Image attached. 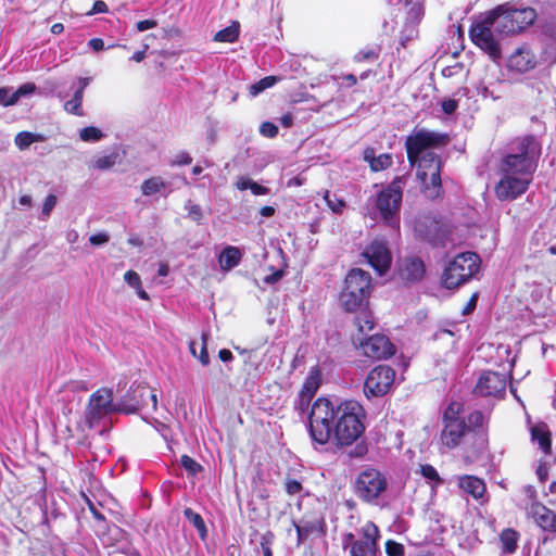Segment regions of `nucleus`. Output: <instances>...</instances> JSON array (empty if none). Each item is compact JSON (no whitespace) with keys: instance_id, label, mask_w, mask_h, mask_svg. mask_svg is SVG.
I'll return each mask as SVG.
<instances>
[{"instance_id":"obj_44","label":"nucleus","mask_w":556,"mask_h":556,"mask_svg":"<svg viewBox=\"0 0 556 556\" xmlns=\"http://www.w3.org/2000/svg\"><path fill=\"white\" fill-rule=\"evenodd\" d=\"M14 104L12 89L9 87H0V105L11 106Z\"/></svg>"},{"instance_id":"obj_27","label":"nucleus","mask_w":556,"mask_h":556,"mask_svg":"<svg viewBox=\"0 0 556 556\" xmlns=\"http://www.w3.org/2000/svg\"><path fill=\"white\" fill-rule=\"evenodd\" d=\"M364 159L370 164L372 170L378 172L388 168L392 164V159L389 154L374 155L372 150L364 152Z\"/></svg>"},{"instance_id":"obj_23","label":"nucleus","mask_w":556,"mask_h":556,"mask_svg":"<svg viewBox=\"0 0 556 556\" xmlns=\"http://www.w3.org/2000/svg\"><path fill=\"white\" fill-rule=\"evenodd\" d=\"M458 485L467 494H470L475 498H481L485 493V484L483 480L475 476H463L458 479Z\"/></svg>"},{"instance_id":"obj_50","label":"nucleus","mask_w":556,"mask_h":556,"mask_svg":"<svg viewBox=\"0 0 556 556\" xmlns=\"http://www.w3.org/2000/svg\"><path fill=\"white\" fill-rule=\"evenodd\" d=\"M286 491L290 495L299 494L302 491V484L296 480H288L286 482Z\"/></svg>"},{"instance_id":"obj_36","label":"nucleus","mask_w":556,"mask_h":556,"mask_svg":"<svg viewBox=\"0 0 556 556\" xmlns=\"http://www.w3.org/2000/svg\"><path fill=\"white\" fill-rule=\"evenodd\" d=\"M185 516L197 528L201 538H204L206 535V527L202 517L190 508L185 509Z\"/></svg>"},{"instance_id":"obj_59","label":"nucleus","mask_w":556,"mask_h":556,"mask_svg":"<svg viewBox=\"0 0 556 556\" xmlns=\"http://www.w3.org/2000/svg\"><path fill=\"white\" fill-rule=\"evenodd\" d=\"M282 276H283V271L282 270H276L271 275L266 276L264 281L266 283L273 285V283L279 281L282 278Z\"/></svg>"},{"instance_id":"obj_19","label":"nucleus","mask_w":556,"mask_h":556,"mask_svg":"<svg viewBox=\"0 0 556 556\" xmlns=\"http://www.w3.org/2000/svg\"><path fill=\"white\" fill-rule=\"evenodd\" d=\"M148 388L144 386L131 387L125 400L117 404V409L125 413H135L140 406L147 404Z\"/></svg>"},{"instance_id":"obj_55","label":"nucleus","mask_w":556,"mask_h":556,"mask_svg":"<svg viewBox=\"0 0 556 556\" xmlns=\"http://www.w3.org/2000/svg\"><path fill=\"white\" fill-rule=\"evenodd\" d=\"M250 190L255 195H263V194H267L269 192L268 188L258 185L254 180H252V182L250 184Z\"/></svg>"},{"instance_id":"obj_12","label":"nucleus","mask_w":556,"mask_h":556,"mask_svg":"<svg viewBox=\"0 0 556 556\" xmlns=\"http://www.w3.org/2000/svg\"><path fill=\"white\" fill-rule=\"evenodd\" d=\"M387 489L384 476L375 468L363 470L355 480V493L365 502H371Z\"/></svg>"},{"instance_id":"obj_14","label":"nucleus","mask_w":556,"mask_h":556,"mask_svg":"<svg viewBox=\"0 0 556 556\" xmlns=\"http://www.w3.org/2000/svg\"><path fill=\"white\" fill-rule=\"evenodd\" d=\"M112 410H118L113 404V392L111 389L102 388L91 394L87 407L86 418L90 427Z\"/></svg>"},{"instance_id":"obj_32","label":"nucleus","mask_w":556,"mask_h":556,"mask_svg":"<svg viewBox=\"0 0 556 556\" xmlns=\"http://www.w3.org/2000/svg\"><path fill=\"white\" fill-rule=\"evenodd\" d=\"M83 97L81 90H76L73 98L64 103V110L70 114L83 116Z\"/></svg>"},{"instance_id":"obj_53","label":"nucleus","mask_w":556,"mask_h":556,"mask_svg":"<svg viewBox=\"0 0 556 556\" xmlns=\"http://www.w3.org/2000/svg\"><path fill=\"white\" fill-rule=\"evenodd\" d=\"M108 5L104 1L98 0L93 3L92 9L87 13V15H93L98 13H106L108 12Z\"/></svg>"},{"instance_id":"obj_29","label":"nucleus","mask_w":556,"mask_h":556,"mask_svg":"<svg viewBox=\"0 0 556 556\" xmlns=\"http://www.w3.org/2000/svg\"><path fill=\"white\" fill-rule=\"evenodd\" d=\"M500 540L502 543V548L505 553H514L517 548V542L519 540V534L516 530L508 528L502 531L500 535Z\"/></svg>"},{"instance_id":"obj_11","label":"nucleus","mask_w":556,"mask_h":556,"mask_svg":"<svg viewBox=\"0 0 556 556\" xmlns=\"http://www.w3.org/2000/svg\"><path fill=\"white\" fill-rule=\"evenodd\" d=\"M460 413L462 405L454 402L448 405L443 415L444 428L441 433V441L450 448L457 446L468 430Z\"/></svg>"},{"instance_id":"obj_3","label":"nucleus","mask_w":556,"mask_h":556,"mask_svg":"<svg viewBox=\"0 0 556 556\" xmlns=\"http://www.w3.org/2000/svg\"><path fill=\"white\" fill-rule=\"evenodd\" d=\"M337 421L332 440L339 446L353 444L365 431L366 412L356 401H345L337 406Z\"/></svg>"},{"instance_id":"obj_46","label":"nucleus","mask_w":556,"mask_h":556,"mask_svg":"<svg viewBox=\"0 0 556 556\" xmlns=\"http://www.w3.org/2000/svg\"><path fill=\"white\" fill-rule=\"evenodd\" d=\"M206 343H207V334L203 333L201 351H200V354L197 355V358L201 362V364L203 366H207L210 364V356L207 353Z\"/></svg>"},{"instance_id":"obj_57","label":"nucleus","mask_w":556,"mask_h":556,"mask_svg":"<svg viewBox=\"0 0 556 556\" xmlns=\"http://www.w3.org/2000/svg\"><path fill=\"white\" fill-rule=\"evenodd\" d=\"M156 26V22L153 20H144L137 23L136 27L139 31H146Z\"/></svg>"},{"instance_id":"obj_24","label":"nucleus","mask_w":556,"mask_h":556,"mask_svg":"<svg viewBox=\"0 0 556 556\" xmlns=\"http://www.w3.org/2000/svg\"><path fill=\"white\" fill-rule=\"evenodd\" d=\"M242 258L241 251L237 247H226L218 256V264L222 270L229 271L239 265Z\"/></svg>"},{"instance_id":"obj_8","label":"nucleus","mask_w":556,"mask_h":556,"mask_svg":"<svg viewBox=\"0 0 556 556\" xmlns=\"http://www.w3.org/2000/svg\"><path fill=\"white\" fill-rule=\"evenodd\" d=\"M404 178L397 177L379 191L374 199V206L383 222L391 227H399Z\"/></svg>"},{"instance_id":"obj_51","label":"nucleus","mask_w":556,"mask_h":556,"mask_svg":"<svg viewBox=\"0 0 556 556\" xmlns=\"http://www.w3.org/2000/svg\"><path fill=\"white\" fill-rule=\"evenodd\" d=\"M108 241H109V236L105 232H100V233H97V235H92L89 238V242L92 245H102V244H105Z\"/></svg>"},{"instance_id":"obj_9","label":"nucleus","mask_w":556,"mask_h":556,"mask_svg":"<svg viewBox=\"0 0 556 556\" xmlns=\"http://www.w3.org/2000/svg\"><path fill=\"white\" fill-rule=\"evenodd\" d=\"M480 258L475 252L456 255L446 266L442 275L443 285L447 289L466 283L479 270Z\"/></svg>"},{"instance_id":"obj_40","label":"nucleus","mask_w":556,"mask_h":556,"mask_svg":"<svg viewBox=\"0 0 556 556\" xmlns=\"http://www.w3.org/2000/svg\"><path fill=\"white\" fill-rule=\"evenodd\" d=\"M185 208L188 212V217L197 223H200L203 218L202 208L199 204L192 203L188 201L185 205Z\"/></svg>"},{"instance_id":"obj_45","label":"nucleus","mask_w":556,"mask_h":556,"mask_svg":"<svg viewBox=\"0 0 556 556\" xmlns=\"http://www.w3.org/2000/svg\"><path fill=\"white\" fill-rule=\"evenodd\" d=\"M260 132L264 137L274 138L278 134V127L270 122H265L261 125Z\"/></svg>"},{"instance_id":"obj_54","label":"nucleus","mask_w":556,"mask_h":556,"mask_svg":"<svg viewBox=\"0 0 556 556\" xmlns=\"http://www.w3.org/2000/svg\"><path fill=\"white\" fill-rule=\"evenodd\" d=\"M273 535H264L262 538L261 547L263 552V556H273L270 548V539Z\"/></svg>"},{"instance_id":"obj_48","label":"nucleus","mask_w":556,"mask_h":556,"mask_svg":"<svg viewBox=\"0 0 556 556\" xmlns=\"http://www.w3.org/2000/svg\"><path fill=\"white\" fill-rule=\"evenodd\" d=\"M56 204V197L53 195V194H49L46 200H45V203L42 205V215L45 217H48L51 213V211L53 210V207L55 206Z\"/></svg>"},{"instance_id":"obj_10","label":"nucleus","mask_w":556,"mask_h":556,"mask_svg":"<svg viewBox=\"0 0 556 556\" xmlns=\"http://www.w3.org/2000/svg\"><path fill=\"white\" fill-rule=\"evenodd\" d=\"M361 539H354V534L345 535L344 547L349 548L350 556H376L380 532L372 521H367L359 529Z\"/></svg>"},{"instance_id":"obj_49","label":"nucleus","mask_w":556,"mask_h":556,"mask_svg":"<svg viewBox=\"0 0 556 556\" xmlns=\"http://www.w3.org/2000/svg\"><path fill=\"white\" fill-rule=\"evenodd\" d=\"M192 162V157L187 152H179L175 155L174 160L172 161V165H188Z\"/></svg>"},{"instance_id":"obj_13","label":"nucleus","mask_w":556,"mask_h":556,"mask_svg":"<svg viewBox=\"0 0 556 556\" xmlns=\"http://www.w3.org/2000/svg\"><path fill=\"white\" fill-rule=\"evenodd\" d=\"M395 380V370L387 365H379L372 368L364 383L366 397H378L387 394Z\"/></svg>"},{"instance_id":"obj_61","label":"nucleus","mask_w":556,"mask_h":556,"mask_svg":"<svg viewBox=\"0 0 556 556\" xmlns=\"http://www.w3.org/2000/svg\"><path fill=\"white\" fill-rule=\"evenodd\" d=\"M469 421L475 426H481L483 421V415L480 412H475L470 415Z\"/></svg>"},{"instance_id":"obj_4","label":"nucleus","mask_w":556,"mask_h":556,"mask_svg":"<svg viewBox=\"0 0 556 556\" xmlns=\"http://www.w3.org/2000/svg\"><path fill=\"white\" fill-rule=\"evenodd\" d=\"M337 406L329 400L319 397L312 406L308 417L311 438L318 444L328 443L333 435L337 421Z\"/></svg>"},{"instance_id":"obj_16","label":"nucleus","mask_w":556,"mask_h":556,"mask_svg":"<svg viewBox=\"0 0 556 556\" xmlns=\"http://www.w3.org/2000/svg\"><path fill=\"white\" fill-rule=\"evenodd\" d=\"M506 376L496 371H484L481 374L475 392L482 396H501L506 390Z\"/></svg>"},{"instance_id":"obj_22","label":"nucleus","mask_w":556,"mask_h":556,"mask_svg":"<svg viewBox=\"0 0 556 556\" xmlns=\"http://www.w3.org/2000/svg\"><path fill=\"white\" fill-rule=\"evenodd\" d=\"M441 225L430 216L419 218L415 224V231L425 240L437 242L440 238Z\"/></svg>"},{"instance_id":"obj_34","label":"nucleus","mask_w":556,"mask_h":556,"mask_svg":"<svg viewBox=\"0 0 556 556\" xmlns=\"http://www.w3.org/2000/svg\"><path fill=\"white\" fill-rule=\"evenodd\" d=\"M280 79L277 76H267L261 79L260 81L250 86V94L252 97H256L258 93L264 91L267 88L273 87Z\"/></svg>"},{"instance_id":"obj_2","label":"nucleus","mask_w":556,"mask_h":556,"mask_svg":"<svg viewBox=\"0 0 556 556\" xmlns=\"http://www.w3.org/2000/svg\"><path fill=\"white\" fill-rule=\"evenodd\" d=\"M448 137L444 134L419 129L406 139L409 163L417 166L416 176L427 198L435 199L441 193V161L432 149L445 146Z\"/></svg>"},{"instance_id":"obj_21","label":"nucleus","mask_w":556,"mask_h":556,"mask_svg":"<svg viewBox=\"0 0 556 556\" xmlns=\"http://www.w3.org/2000/svg\"><path fill=\"white\" fill-rule=\"evenodd\" d=\"M425 275V265L417 257L405 258L400 266V276L408 282L419 281Z\"/></svg>"},{"instance_id":"obj_15","label":"nucleus","mask_w":556,"mask_h":556,"mask_svg":"<svg viewBox=\"0 0 556 556\" xmlns=\"http://www.w3.org/2000/svg\"><path fill=\"white\" fill-rule=\"evenodd\" d=\"M363 255L379 275H383L391 266V252L387 243L381 239L372 240L363 252Z\"/></svg>"},{"instance_id":"obj_60","label":"nucleus","mask_w":556,"mask_h":556,"mask_svg":"<svg viewBox=\"0 0 556 556\" xmlns=\"http://www.w3.org/2000/svg\"><path fill=\"white\" fill-rule=\"evenodd\" d=\"M309 402H311V400H304L303 393L300 392L299 400L295 403V408L300 412H304L307 408Z\"/></svg>"},{"instance_id":"obj_58","label":"nucleus","mask_w":556,"mask_h":556,"mask_svg":"<svg viewBox=\"0 0 556 556\" xmlns=\"http://www.w3.org/2000/svg\"><path fill=\"white\" fill-rule=\"evenodd\" d=\"M252 182V179L249 178V177H239L237 182H236V187L239 189V190H247V189H250V184Z\"/></svg>"},{"instance_id":"obj_33","label":"nucleus","mask_w":556,"mask_h":556,"mask_svg":"<svg viewBox=\"0 0 556 556\" xmlns=\"http://www.w3.org/2000/svg\"><path fill=\"white\" fill-rule=\"evenodd\" d=\"M355 324L359 333H366L374 329L375 319L370 312H362L355 317Z\"/></svg>"},{"instance_id":"obj_62","label":"nucleus","mask_w":556,"mask_h":556,"mask_svg":"<svg viewBox=\"0 0 556 556\" xmlns=\"http://www.w3.org/2000/svg\"><path fill=\"white\" fill-rule=\"evenodd\" d=\"M89 46L94 50V51H100L104 48V41L100 38H93L89 41Z\"/></svg>"},{"instance_id":"obj_47","label":"nucleus","mask_w":556,"mask_h":556,"mask_svg":"<svg viewBox=\"0 0 556 556\" xmlns=\"http://www.w3.org/2000/svg\"><path fill=\"white\" fill-rule=\"evenodd\" d=\"M124 279L134 289L139 288V286L141 285L140 276L134 270L126 271L124 275Z\"/></svg>"},{"instance_id":"obj_52","label":"nucleus","mask_w":556,"mask_h":556,"mask_svg":"<svg viewBox=\"0 0 556 556\" xmlns=\"http://www.w3.org/2000/svg\"><path fill=\"white\" fill-rule=\"evenodd\" d=\"M378 54L375 50L372 49H368V50H365V51H359L356 55H355V59L357 61H367V60H374V59H377Z\"/></svg>"},{"instance_id":"obj_26","label":"nucleus","mask_w":556,"mask_h":556,"mask_svg":"<svg viewBox=\"0 0 556 556\" xmlns=\"http://www.w3.org/2000/svg\"><path fill=\"white\" fill-rule=\"evenodd\" d=\"M532 440L536 442L544 453L551 451V435L545 425H539L531 428Z\"/></svg>"},{"instance_id":"obj_25","label":"nucleus","mask_w":556,"mask_h":556,"mask_svg":"<svg viewBox=\"0 0 556 556\" xmlns=\"http://www.w3.org/2000/svg\"><path fill=\"white\" fill-rule=\"evenodd\" d=\"M320 384V371L317 367L309 370L307 378L301 389L304 400H312Z\"/></svg>"},{"instance_id":"obj_17","label":"nucleus","mask_w":556,"mask_h":556,"mask_svg":"<svg viewBox=\"0 0 556 556\" xmlns=\"http://www.w3.org/2000/svg\"><path fill=\"white\" fill-rule=\"evenodd\" d=\"M359 345L364 355L374 359L388 358L395 353L393 343L383 334H374Z\"/></svg>"},{"instance_id":"obj_18","label":"nucleus","mask_w":556,"mask_h":556,"mask_svg":"<svg viewBox=\"0 0 556 556\" xmlns=\"http://www.w3.org/2000/svg\"><path fill=\"white\" fill-rule=\"evenodd\" d=\"M536 65V58L528 45H521L509 55L507 66L510 71L526 73Z\"/></svg>"},{"instance_id":"obj_1","label":"nucleus","mask_w":556,"mask_h":556,"mask_svg":"<svg viewBox=\"0 0 556 556\" xmlns=\"http://www.w3.org/2000/svg\"><path fill=\"white\" fill-rule=\"evenodd\" d=\"M511 150L498 167L494 192L500 201H513L526 193L541 154L540 143L531 136L518 139Z\"/></svg>"},{"instance_id":"obj_39","label":"nucleus","mask_w":556,"mask_h":556,"mask_svg":"<svg viewBox=\"0 0 556 556\" xmlns=\"http://www.w3.org/2000/svg\"><path fill=\"white\" fill-rule=\"evenodd\" d=\"M35 90H36V85L34 83H26V84L22 85L21 87H18L15 91H12L13 101L16 104L17 101L22 97L29 96V94L34 93Z\"/></svg>"},{"instance_id":"obj_35","label":"nucleus","mask_w":556,"mask_h":556,"mask_svg":"<svg viewBox=\"0 0 556 556\" xmlns=\"http://www.w3.org/2000/svg\"><path fill=\"white\" fill-rule=\"evenodd\" d=\"M118 159V154L115 152H112L106 155H101L94 159L93 161V167L100 170H106L112 168Z\"/></svg>"},{"instance_id":"obj_63","label":"nucleus","mask_w":556,"mask_h":556,"mask_svg":"<svg viewBox=\"0 0 556 556\" xmlns=\"http://www.w3.org/2000/svg\"><path fill=\"white\" fill-rule=\"evenodd\" d=\"M536 473H538V477L540 479V481H545L547 479V476H548V469L545 465H540L538 470H536Z\"/></svg>"},{"instance_id":"obj_64","label":"nucleus","mask_w":556,"mask_h":556,"mask_svg":"<svg viewBox=\"0 0 556 556\" xmlns=\"http://www.w3.org/2000/svg\"><path fill=\"white\" fill-rule=\"evenodd\" d=\"M280 123L285 127H291L293 124V116L291 113H287L280 117Z\"/></svg>"},{"instance_id":"obj_42","label":"nucleus","mask_w":556,"mask_h":556,"mask_svg":"<svg viewBox=\"0 0 556 556\" xmlns=\"http://www.w3.org/2000/svg\"><path fill=\"white\" fill-rule=\"evenodd\" d=\"M180 463L190 475H195L202 469L201 465L188 455H182Z\"/></svg>"},{"instance_id":"obj_37","label":"nucleus","mask_w":556,"mask_h":556,"mask_svg":"<svg viewBox=\"0 0 556 556\" xmlns=\"http://www.w3.org/2000/svg\"><path fill=\"white\" fill-rule=\"evenodd\" d=\"M325 201L327 202L328 207L337 214H341L345 207V202L338 198L336 194L330 193V191H326L324 195Z\"/></svg>"},{"instance_id":"obj_20","label":"nucleus","mask_w":556,"mask_h":556,"mask_svg":"<svg viewBox=\"0 0 556 556\" xmlns=\"http://www.w3.org/2000/svg\"><path fill=\"white\" fill-rule=\"evenodd\" d=\"M535 523L545 531L556 532V513L535 502L529 510Z\"/></svg>"},{"instance_id":"obj_38","label":"nucleus","mask_w":556,"mask_h":556,"mask_svg":"<svg viewBox=\"0 0 556 556\" xmlns=\"http://www.w3.org/2000/svg\"><path fill=\"white\" fill-rule=\"evenodd\" d=\"M79 137L83 141H99L103 138L102 131L93 126L85 127L80 130Z\"/></svg>"},{"instance_id":"obj_30","label":"nucleus","mask_w":556,"mask_h":556,"mask_svg":"<svg viewBox=\"0 0 556 556\" xmlns=\"http://www.w3.org/2000/svg\"><path fill=\"white\" fill-rule=\"evenodd\" d=\"M43 137L39 134H34L29 131H21L15 136V144L24 150L28 148L31 143L42 141Z\"/></svg>"},{"instance_id":"obj_41","label":"nucleus","mask_w":556,"mask_h":556,"mask_svg":"<svg viewBox=\"0 0 556 556\" xmlns=\"http://www.w3.org/2000/svg\"><path fill=\"white\" fill-rule=\"evenodd\" d=\"M420 473L422 477H425L427 480H430L437 484L441 483L440 476L437 471V469L431 465H421L420 466Z\"/></svg>"},{"instance_id":"obj_56","label":"nucleus","mask_w":556,"mask_h":556,"mask_svg":"<svg viewBox=\"0 0 556 556\" xmlns=\"http://www.w3.org/2000/svg\"><path fill=\"white\" fill-rule=\"evenodd\" d=\"M442 109L445 114H452L457 109V101L448 99L442 102Z\"/></svg>"},{"instance_id":"obj_6","label":"nucleus","mask_w":556,"mask_h":556,"mask_svg":"<svg viewBox=\"0 0 556 556\" xmlns=\"http://www.w3.org/2000/svg\"><path fill=\"white\" fill-rule=\"evenodd\" d=\"M371 289L369 273L354 268L345 277L344 288L340 293V303L345 311L354 312L367 302Z\"/></svg>"},{"instance_id":"obj_28","label":"nucleus","mask_w":556,"mask_h":556,"mask_svg":"<svg viewBox=\"0 0 556 556\" xmlns=\"http://www.w3.org/2000/svg\"><path fill=\"white\" fill-rule=\"evenodd\" d=\"M166 187V182L160 176H154L149 179H146L141 186L140 190L143 195H153L161 192Z\"/></svg>"},{"instance_id":"obj_43","label":"nucleus","mask_w":556,"mask_h":556,"mask_svg":"<svg viewBox=\"0 0 556 556\" xmlns=\"http://www.w3.org/2000/svg\"><path fill=\"white\" fill-rule=\"evenodd\" d=\"M386 552L388 556H402L404 554V546L395 541L389 540L386 543Z\"/></svg>"},{"instance_id":"obj_5","label":"nucleus","mask_w":556,"mask_h":556,"mask_svg":"<svg viewBox=\"0 0 556 556\" xmlns=\"http://www.w3.org/2000/svg\"><path fill=\"white\" fill-rule=\"evenodd\" d=\"M494 13L495 30L503 36H510L525 30L536 18V12L532 8L516 9L508 3L497 5L488 11Z\"/></svg>"},{"instance_id":"obj_31","label":"nucleus","mask_w":556,"mask_h":556,"mask_svg":"<svg viewBox=\"0 0 556 556\" xmlns=\"http://www.w3.org/2000/svg\"><path fill=\"white\" fill-rule=\"evenodd\" d=\"M239 36V24L232 23V25L216 33L214 39L219 42H233Z\"/></svg>"},{"instance_id":"obj_7","label":"nucleus","mask_w":556,"mask_h":556,"mask_svg":"<svg viewBox=\"0 0 556 556\" xmlns=\"http://www.w3.org/2000/svg\"><path fill=\"white\" fill-rule=\"evenodd\" d=\"M493 16L494 13L488 11L481 14L471 25L469 36L471 41L492 60H498L502 56L501 40L504 36L496 33Z\"/></svg>"}]
</instances>
